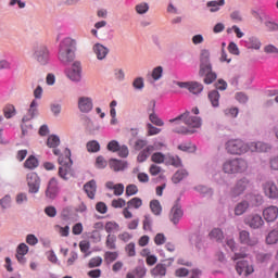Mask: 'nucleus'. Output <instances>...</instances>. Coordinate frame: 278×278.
<instances>
[{
	"mask_svg": "<svg viewBox=\"0 0 278 278\" xmlns=\"http://www.w3.org/2000/svg\"><path fill=\"white\" fill-rule=\"evenodd\" d=\"M128 257H136V243L130 242L125 247Z\"/></svg>",
	"mask_w": 278,
	"mask_h": 278,
	"instance_id": "09e8293b",
	"label": "nucleus"
},
{
	"mask_svg": "<svg viewBox=\"0 0 278 278\" xmlns=\"http://www.w3.org/2000/svg\"><path fill=\"white\" fill-rule=\"evenodd\" d=\"M119 148L121 144L116 140L110 141L106 146L108 151H111L112 153H117Z\"/></svg>",
	"mask_w": 278,
	"mask_h": 278,
	"instance_id": "603ef678",
	"label": "nucleus"
},
{
	"mask_svg": "<svg viewBox=\"0 0 278 278\" xmlns=\"http://www.w3.org/2000/svg\"><path fill=\"white\" fill-rule=\"evenodd\" d=\"M162 147H164V143L162 142H155L154 144H150L147 148H144L141 152H139L138 156H137V162H147V160H149V156L151 155V153H153V151H160V149H162Z\"/></svg>",
	"mask_w": 278,
	"mask_h": 278,
	"instance_id": "9d476101",
	"label": "nucleus"
},
{
	"mask_svg": "<svg viewBox=\"0 0 278 278\" xmlns=\"http://www.w3.org/2000/svg\"><path fill=\"white\" fill-rule=\"evenodd\" d=\"M104 230L106 231V233L112 236V233H118V231H121V225H118V223L114 220L106 222L104 225Z\"/></svg>",
	"mask_w": 278,
	"mask_h": 278,
	"instance_id": "a878e982",
	"label": "nucleus"
},
{
	"mask_svg": "<svg viewBox=\"0 0 278 278\" xmlns=\"http://www.w3.org/2000/svg\"><path fill=\"white\" fill-rule=\"evenodd\" d=\"M84 190L89 199H94L97 194V181L90 180L84 186Z\"/></svg>",
	"mask_w": 278,
	"mask_h": 278,
	"instance_id": "b1692460",
	"label": "nucleus"
},
{
	"mask_svg": "<svg viewBox=\"0 0 278 278\" xmlns=\"http://www.w3.org/2000/svg\"><path fill=\"white\" fill-rule=\"evenodd\" d=\"M164 75V67L156 66L152 70L151 77L154 81H160L162 79V76Z\"/></svg>",
	"mask_w": 278,
	"mask_h": 278,
	"instance_id": "f704fd0d",
	"label": "nucleus"
},
{
	"mask_svg": "<svg viewBox=\"0 0 278 278\" xmlns=\"http://www.w3.org/2000/svg\"><path fill=\"white\" fill-rule=\"evenodd\" d=\"M181 216H184V211H181V206L174 205L170 210L169 220H172L174 225H177V223L181 220Z\"/></svg>",
	"mask_w": 278,
	"mask_h": 278,
	"instance_id": "412c9836",
	"label": "nucleus"
},
{
	"mask_svg": "<svg viewBox=\"0 0 278 278\" xmlns=\"http://www.w3.org/2000/svg\"><path fill=\"white\" fill-rule=\"evenodd\" d=\"M16 251H17L18 255H27V253H29V247H27V244H25V243H21L17 247Z\"/></svg>",
	"mask_w": 278,
	"mask_h": 278,
	"instance_id": "0e129e2a",
	"label": "nucleus"
},
{
	"mask_svg": "<svg viewBox=\"0 0 278 278\" xmlns=\"http://www.w3.org/2000/svg\"><path fill=\"white\" fill-rule=\"evenodd\" d=\"M132 86L136 90H142L144 88V79L142 77H138L132 81Z\"/></svg>",
	"mask_w": 278,
	"mask_h": 278,
	"instance_id": "4d7b16f0",
	"label": "nucleus"
},
{
	"mask_svg": "<svg viewBox=\"0 0 278 278\" xmlns=\"http://www.w3.org/2000/svg\"><path fill=\"white\" fill-rule=\"evenodd\" d=\"M35 116H38V101L33 100L28 113L23 117V122L26 123L27 121H31Z\"/></svg>",
	"mask_w": 278,
	"mask_h": 278,
	"instance_id": "5701e85b",
	"label": "nucleus"
},
{
	"mask_svg": "<svg viewBox=\"0 0 278 278\" xmlns=\"http://www.w3.org/2000/svg\"><path fill=\"white\" fill-rule=\"evenodd\" d=\"M200 77H204V84L210 85L216 81V73L212 71V63L210 62V50H202L200 55Z\"/></svg>",
	"mask_w": 278,
	"mask_h": 278,
	"instance_id": "7ed1b4c3",
	"label": "nucleus"
},
{
	"mask_svg": "<svg viewBox=\"0 0 278 278\" xmlns=\"http://www.w3.org/2000/svg\"><path fill=\"white\" fill-rule=\"evenodd\" d=\"M3 112H4L5 118H12V116H14V114H16V109L14 108V105L8 104L4 108Z\"/></svg>",
	"mask_w": 278,
	"mask_h": 278,
	"instance_id": "49530a36",
	"label": "nucleus"
},
{
	"mask_svg": "<svg viewBox=\"0 0 278 278\" xmlns=\"http://www.w3.org/2000/svg\"><path fill=\"white\" fill-rule=\"evenodd\" d=\"M87 151L89 153H98V151H101V146L98 143L97 140L89 141L87 143Z\"/></svg>",
	"mask_w": 278,
	"mask_h": 278,
	"instance_id": "4c0bfd02",
	"label": "nucleus"
},
{
	"mask_svg": "<svg viewBox=\"0 0 278 278\" xmlns=\"http://www.w3.org/2000/svg\"><path fill=\"white\" fill-rule=\"evenodd\" d=\"M26 181L28 186V192L30 194H37V192L40 190V177L38 174L30 172L26 176Z\"/></svg>",
	"mask_w": 278,
	"mask_h": 278,
	"instance_id": "6e6552de",
	"label": "nucleus"
},
{
	"mask_svg": "<svg viewBox=\"0 0 278 278\" xmlns=\"http://www.w3.org/2000/svg\"><path fill=\"white\" fill-rule=\"evenodd\" d=\"M106 249L111 251L116 250V237L114 235H108L105 241Z\"/></svg>",
	"mask_w": 278,
	"mask_h": 278,
	"instance_id": "e433bc0d",
	"label": "nucleus"
},
{
	"mask_svg": "<svg viewBox=\"0 0 278 278\" xmlns=\"http://www.w3.org/2000/svg\"><path fill=\"white\" fill-rule=\"evenodd\" d=\"M166 243V236H164V233H157L154 237V244H156L157 247H161V244H165Z\"/></svg>",
	"mask_w": 278,
	"mask_h": 278,
	"instance_id": "052dcab7",
	"label": "nucleus"
},
{
	"mask_svg": "<svg viewBox=\"0 0 278 278\" xmlns=\"http://www.w3.org/2000/svg\"><path fill=\"white\" fill-rule=\"evenodd\" d=\"M263 192L267 199H278V188L273 180H267L263 184Z\"/></svg>",
	"mask_w": 278,
	"mask_h": 278,
	"instance_id": "f8f14e48",
	"label": "nucleus"
},
{
	"mask_svg": "<svg viewBox=\"0 0 278 278\" xmlns=\"http://www.w3.org/2000/svg\"><path fill=\"white\" fill-rule=\"evenodd\" d=\"M244 224L250 227V229H262L264 227L265 222L260 214H250L244 218Z\"/></svg>",
	"mask_w": 278,
	"mask_h": 278,
	"instance_id": "9b49d317",
	"label": "nucleus"
},
{
	"mask_svg": "<svg viewBox=\"0 0 278 278\" xmlns=\"http://www.w3.org/2000/svg\"><path fill=\"white\" fill-rule=\"evenodd\" d=\"M169 164L172 166H175V168H179V166H181V159H179V156H169Z\"/></svg>",
	"mask_w": 278,
	"mask_h": 278,
	"instance_id": "69168bd1",
	"label": "nucleus"
},
{
	"mask_svg": "<svg viewBox=\"0 0 278 278\" xmlns=\"http://www.w3.org/2000/svg\"><path fill=\"white\" fill-rule=\"evenodd\" d=\"M109 164L110 168H112V170H114L115 173H118L127 168V162L125 161L111 160Z\"/></svg>",
	"mask_w": 278,
	"mask_h": 278,
	"instance_id": "bb28decb",
	"label": "nucleus"
},
{
	"mask_svg": "<svg viewBox=\"0 0 278 278\" xmlns=\"http://www.w3.org/2000/svg\"><path fill=\"white\" fill-rule=\"evenodd\" d=\"M101 264H103V258H101V256H96L90 258L88 263V268H99Z\"/></svg>",
	"mask_w": 278,
	"mask_h": 278,
	"instance_id": "79ce46f5",
	"label": "nucleus"
},
{
	"mask_svg": "<svg viewBox=\"0 0 278 278\" xmlns=\"http://www.w3.org/2000/svg\"><path fill=\"white\" fill-rule=\"evenodd\" d=\"M249 151L252 153H267V151H270V146L262 141L251 142L249 143Z\"/></svg>",
	"mask_w": 278,
	"mask_h": 278,
	"instance_id": "f3484780",
	"label": "nucleus"
},
{
	"mask_svg": "<svg viewBox=\"0 0 278 278\" xmlns=\"http://www.w3.org/2000/svg\"><path fill=\"white\" fill-rule=\"evenodd\" d=\"M263 220L267 223H275L278 218V207L275 205H269L263 210L262 213Z\"/></svg>",
	"mask_w": 278,
	"mask_h": 278,
	"instance_id": "2eb2a0df",
	"label": "nucleus"
},
{
	"mask_svg": "<svg viewBox=\"0 0 278 278\" xmlns=\"http://www.w3.org/2000/svg\"><path fill=\"white\" fill-rule=\"evenodd\" d=\"M223 5H225V0H213L206 3V8H210V12L212 13L218 12Z\"/></svg>",
	"mask_w": 278,
	"mask_h": 278,
	"instance_id": "c756f323",
	"label": "nucleus"
},
{
	"mask_svg": "<svg viewBox=\"0 0 278 278\" xmlns=\"http://www.w3.org/2000/svg\"><path fill=\"white\" fill-rule=\"evenodd\" d=\"M270 260H273L271 253H261L257 255V261L261 263L270 262Z\"/></svg>",
	"mask_w": 278,
	"mask_h": 278,
	"instance_id": "6e6d98bb",
	"label": "nucleus"
},
{
	"mask_svg": "<svg viewBox=\"0 0 278 278\" xmlns=\"http://www.w3.org/2000/svg\"><path fill=\"white\" fill-rule=\"evenodd\" d=\"M150 210L155 214V216H160L162 214V205L160 201L153 200L150 202Z\"/></svg>",
	"mask_w": 278,
	"mask_h": 278,
	"instance_id": "c9c22d12",
	"label": "nucleus"
},
{
	"mask_svg": "<svg viewBox=\"0 0 278 278\" xmlns=\"http://www.w3.org/2000/svg\"><path fill=\"white\" fill-rule=\"evenodd\" d=\"M149 144V142L144 139H138L136 142H135V151H142V149H144V147L147 148Z\"/></svg>",
	"mask_w": 278,
	"mask_h": 278,
	"instance_id": "5fc2aeb1",
	"label": "nucleus"
},
{
	"mask_svg": "<svg viewBox=\"0 0 278 278\" xmlns=\"http://www.w3.org/2000/svg\"><path fill=\"white\" fill-rule=\"evenodd\" d=\"M166 271H167V269H166V265H164V264H162V263H159V264H156L155 266H154V268L153 269H151V275L153 276V277H160V278H162V277H166Z\"/></svg>",
	"mask_w": 278,
	"mask_h": 278,
	"instance_id": "393cba45",
	"label": "nucleus"
},
{
	"mask_svg": "<svg viewBox=\"0 0 278 278\" xmlns=\"http://www.w3.org/2000/svg\"><path fill=\"white\" fill-rule=\"evenodd\" d=\"M238 275H244L245 277L253 273V266H249L247 261H239L236 265Z\"/></svg>",
	"mask_w": 278,
	"mask_h": 278,
	"instance_id": "aec40b11",
	"label": "nucleus"
},
{
	"mask_svg": "<svg viewBox=\"0 0 278 278\" xmlns=\"http://www.w3.org/2000/svg\"><path fill=\"white\" fill-rule=\"evenodd\" d=\"M178 88H185L189 90L192 94H201L203 92V85L197 81H174Z\"/></svg>",
	"mask_w": 278,
	"mask_h": 278,
	"instance_id": "1a4fd4ad",
	"label": "nucleus"
},
{
	"mask_svg": "<svg viewBox=\"0 0 278 278\" xmlns=\"http://www.w3.org/2000/svg\"><path fill=\"white\" fill-rule=\"evenodd\" d=\"M149 121L152 125H155L156 127H164V121L157 116L155 113H151L149 116Z\"/></svg>",
	"mask_w": 278,
	"mask_h": 278,
	"instance_id": "ea45409f",
	"label": "nucleus"
},
{
	"mask_svg": "<svg viewBox=\"0 0 278 278\" xmlns=\"http://www.w3.org/2000/svg\"><path fill=\"white\" fill-rule=\"evenodd\" d=\"M104 260L106 264H112V262H116V260H118V252H105Z\"/></svg>",
	"mask_w": 278,
	"mask_h": 278,
	"instance_id": "c03bdc74",
	"label": "nucleus"
},
{
	"mask_svg": "<svg viewBox=\"0 0 278 278\" xmlns=\"http://www.w3.org/2000/svg\"><path fill=\"white\" fill-rule=\"evenodd\" d=\"M58 179L51 178L46 190V197H48V199H55V197H58Z\"/></svg>",
	"mask_w": 278,
	"mask_h": 278,
	"instance_id": "6ab92c4d",
	"label": "nucleus"
},
{
	"mask_svg": "<svg viewBox=\"0 0 278 278\" xmlns=\"http://www.w3.org/2000/svg\"><path fill=\"white\" fill-rule=\"evenodd\" d=\"M117 153L119 157H127L129 155V148L127 146H119Z\"/></svg>",
	"mask_w": 278,
	"mask_h": 278,
	"instance_id": "338daca9",
	"label": "nucleus"
},
{
	"mask_svg": "<svg viewBox=\"0 0 278 278\" xmlns=\"http://www.w3.org/2000/svg\"><path fill=\"white\" fill-rule=\"evenodd\" d=\"M45 214H47L49 218H55V216H58V210L55 206H47L45 208Z\"/></svg>",
	"mask_w": 278,
	"mask_h": 278,
	"instance_id": "13d9d810",
	"label": "nucleus"
},
{
	"mask_svg": "<svg viewBox=\"0 0 278 278\" xmlns=\"http://www.w3.org/2000/svg\"><path fill=\"white\" fill-rule=\"evenodd\" d=\"M112 207H114L115 210H118L121 207H125V205H127V202L125 201V199L119 198V199H114L111 202Z\"/></svg>",
	"mask_w": 278,
	"mask_h": 278,
	"instance_id": "de8ad7c7",
	"label": "nucleus"
},
{
	"mask_svg": "<svg viewBox=\"0 0 278 278\" xmlns=\"http://www.w3.org/2000/svg\"><path fill=\"white\" fill-rule=\"evenodd\" d=\"M127 207L130 210H140V207H142V199L138 197L130 199L127 202Z\"/></svg>",
	"mask_w": 278,
	"mask_h": 278,
	"instance_id": "72a5a7b5",
	"label": "nucleus"
},
{
	"mask_svg": "<svg viewBox=\"0 0 278 278\" xmlns=\"http://www.w3.org/2000/svg\"><path fill=\"white\" fill-rule=\"evenodd\" d=\"M269 168L271 170H278V155L269 159Z\"/></svg>",
	"mask_w": 278,
	"mask_h": 278,
	"instance_id": "774afa93",
	"label": "nucleus"
},
{
	"mask_svg": "<svg viewBox=\"0 0 278 278\" xmlns=\"http://www.w3.org/2000/svg\"><path fill=\"white\" fill-rule=\"evenodd\" d=\"M137 14H147L149 12V4L147 2H141L135 8Z\"/></svg>",
	"mask_w": 278,
	"mask_h": 278,
	"instance_id": "a18cd8bd",
	"label": "nucleus"
},
{
	"mask_svg": "<svg viewBox=\"0 0 278 278\" xmlns=\"http://www.w3.org/2000/svg\"><path fill=\"white\" fill-rule=\"evenodd\" d=\"M38 159L34 155L28 156V159L24 163V167L28 168V170H34V168H38Z\"/></svg>",
	"mask_w": 278,
	"mask_h": 278,
	"instance_id": "473e14b6",
	"label": "nucleus"
},
{
	"mask_svg": "<svg viewBox=\"0 0 278 278\" xmlns=\"http://www.w3.org/2000/svg\"><path fill=\"white\" fill-rule=\"evenodd\" d=\"M266 242L268 244H277L278 243V230H271L266 237Z\"/></svg>",
	"mask_w": 278,
	"mask_h": 278,
	"instance_id": "a19ab883",
	"label": "nucleus"
},
{
	"mask_svg": "<svg viewBox=\"0 0 278 278\" xmlns=\"http://www.w3.org/2000/svg\"><path fill=\"white\" fill-rule=\"evenodd\" d=\"M248 186H249V179L243 178L238 180V182L236 184V186L230 192L231 197H240V194H242V192L247 190Z\"/></svg>",
	"mask_w": 278,
	"mask_h": 278,
	"instance_id": "a211bd4d",
	"label": "nucleus"
},
{
	"mask_svg": "<svg viewBox=\"0 0 278 278\" xmlns=\"http://www.w3.org/2000/svg\"><path fill=\"white\" fill-rule=\"evenodd\" d=\"M181 122L186 126H176L174 128L175 134H194V129H199L202 125L201 117L190 115L189 111H186L176 118L169 119V123H178V125Z\"/></svg>",
	"mask_w": 278,
	"mask_h": 278,
	"instance_id": "f257e3e1",
	"label": "nucleus"
},
{
	"mask_svg": "<svg viewBox=\"0 0 278 278\" xmlns=\"http://www.w3.org/2000/svg\"><path fill=\"white\" fill-rule=\"evenodd\" d=\"M92 108H93L92 98L80 97L78 99V109L84 114H88V112H92Z\"/></svg>",
	"mask_w": 278,
	"mask_h": 278,
	"instance_id": "dca6fc26",
	"label": "nucleus"
},
{
	"mask_svg": "<svg viewBox=\"0 0 278 278\" xmlns=\"http://www.w3.org/2000/svg\"><path fill=\"white\" fill-rule=\"evenodd\" d=\"M250 205L251 204H249V201L247 200L239 202L235 207L236 216H242V214H244L247 210H249Z\"/></svg>",
	"mask_w": 278,
	"mask_h": 278,
	"instance_id": "c85d7f7f",
	"label": "nucleus"
},
{
	"mask_svg": "<svg viewBox=\"0 0 278 278\" xmlns=\"http://www.w3.org/2000/svg\"><path fill=\"white\" fill-rule=\"evenodd\" d=\"M153 225V220H151V216L146 215L143 219V230L151 231Z\"/></svg>",
	"mask_w": 278,
	"mask_h": 278,
	"instance_id": "864d4df0",
	"label": "nucleus"
},
{
	"mask_svg": "<svg viewBox=\"0 0 278 278\" xmlns=\"http://www.w3.org/2000/svg\"><path fill=\"white\" fill-rule=\"evenodd\" d=\"M222 170L226 175H242L249 170V162L242 157L229 159L223 163Z\"/></svg>",
	"mask_w": 278,
	"mask_h": 278,
	"instance_id": "39448f33",
	"label": "nucleus"
},
{
	"mask_svg": "<svg viewBox=\"0 0 278 278\" xmlns=\"http://www.w3.org/2000/svg\"><path fill=\"white\" fill-rule=\"evenodd\" d=\"M135 194H138V186L135 184L126 186V197H134Z\"/></svg>",
	"mask_w": 278,
	"mask_h": 278,
	"instance_id": "3c124183",
	"label": "nucleus"
},
{
	"mask_svg": "<svg viewBox=\"0 0 278 278\" xmlns=\"http://www.w3.org/2000/svg\"><path fill=\"white\" fill-rule=\"evenodd\" d=\"M54 155H59V177L64 179V181H68L71 177H73V160H71V150L65 149L62 154H60L59 149L53 150Z\"/></svg>",
	"mask_w": 278,
	"mask_h": 278,
	"instance_id": "f03ea898",
	"label": "nucleus"
},
{
	"mask_svg": "<svg viewBox=\"0 0 278 278\" xmlns=\"http://www.w3.org/2000/svg\"><path fill=\"white\" fill-rule=\"evenodd\" d=\"M148 128V136H157L162 131V129L153 126L152 124L147 125Z\"/></svg>",
	"mask_w": 278,
	"mask_h": 278,
	"instance_id": "680f3d73",
	"label": "nucleus"
},
{
	"mask_svg": "<svg viewBox=\"0 0 278 278\" xmlns=\"http://www.w3.org/2000/svg\"><path fill=\"white\" fill-rule=\"evenodd\" d=\"M250 199L252 201V205H254L255 207L264 203V199L262 198V195H251Z\"/></svg>",
	"mask_w": 278,
	"mask_h": 278,
	"instance_id": "e2e57ef3",
	"label": "nucleus"
},
{
	"mask_svg": "<svg viewBox=\"0 0 278 278\" xmlns=\"http://www.w3.org/2000/svg\"><path fill=\"white\" fill-rule=\"evenodd\" d=\"M179 151H185L187 153H192L197 151V147L192 146V143H182L178 146Z\"/></svg>",
	"mask_w": 278,
	"mask_h": 278,
	"instance_id": "8fccbe9b",
	"label": "nucleus"
},
{
	"mask_svg": "<svg viewBox=\"0 0 278 278\" xmlns=\"http://www.w3.org/2000/svg\"><path fill=\"white\" fill-rule=\"evenodd\" d=\"M164 160H166V156L162 152L153 153L151 156V161L154 164H164Z\"/></svg>",
	"mask_w": 278,
	"mask_h": 278,
	"instance_id": "37998d69",
	"label": "nucleus"
},
{
	"mask_svg": "<svg viewBox=\"0 0 278 278\" xmlns=\"http://www.w3.org/2000/svg\"><path fill=\"white\" fill-rule=\"evenodd\" d=\"M33 58L38 62V64H41V66L49 64V48L42 43L35 45L33 48Z\"/></svg>",
	"mask_w": 278,
	"mask_h": 278,
	"instance_id": "423d86ee",
	"label": "nucleus"
},
{
	"mask_svg": "<svg viewBox=\"0 0 278 278\" xmlns=\"http://www.w3.org/2000/svg\"><path fill=\"white\" fill-rule=\"evenodd\" d=\"M240 244H245L247 247H255L258 242L257 237L251 236V232L247 230H241L239 232Z\"/></svg>",
	"mask_w": 278,
	"mask_h": 278,
	"instance_id": "4468645a",
	"label": "nucleus"
},
{
	"mask_svg": "<svg viewBox=\"0 0 278 278\" xmlns=\"http://www.w3.org/2000/svg\"><path fill=\"white\" fill-rule=\"evenodd\" d=\"M77 41L73 38L66 37L60 43L59 60L63 64H70L75 60V49Z\"/></svg>",
	"mask_w": 278,
	"mask_h": 278,
	"instance_id": "20e7f679",
	"label": "nucleus"
},
{
	"mask_svg": "<svg viewBox=\"0 0 278 278\" xmlns=\"http://www.w3.org/2000/svg\"><path fill=\"white\" fill-rule=\"evenodd\" d=\"M188 177V170L186 169H178L172 177L173 184H179L180 181H184Z\"/></svg>",
	"mask_w": 278,
	"mask_h": 278,
	"instance_id": "7c9ffc66",
	"label": "nucleus"
},
{
	"mask_svg": "<svg viewBox=\"0 0 278 278\" xmlns=\"http://www.w3.org/2000/svg\"><path fill=\"white\" fill-rule=\"evenodd\" d=\"M93 53L97 55L98 60H105V58H108V53H110V49L105 48V46L101 43H96L93 46Z\"/></svg>",
	"mask_w": 278,
	"mask_h": 278,
	"instance_id": "4be33fe9",
	"label": "nucleus"
},
{
	"mask_svg": "<svg viewBox=\"0 0 278 278\" xmlns=\"http://www.w3.org/2000/svg\"><path fill=\"white\" fill-rule=\"evenodd\" d=\"M211 240H215V242H223L225 240V233L219 228H214L208 233Z\"/></svg>",
	"mask_w": 278,
	"mask_h": 278,
	"instance_id": "cd10ccee",
	"label": "nucleus"
},
{
	"mask_svg": "<svg viewBox=\"0 0 278 278\" xmlns=\"http://www.w3.org/2000/svg\"><path fill=\"white\" fill-rule=\"evenodd\" d=\"M47 146L50 149H55L56 147H60V137L52 135L47 140Z\"/></svg>",
	"mask_w": 278,
	"mask_h": 278,
	"instance_id": "58836bf2",
	"label": "nucleus"
},
{
	"mask_svg": "<svg viewBox=\"0 0 278 278\" xmlns=\"http://www.w3.org/2000/svg\"><path fill=\"white\" fill-rule=\"evenodd\" d=\"M96 210L99 214H108V204H105V202H98L96 204Z\"/></svg>",
	"mask_w": 278,
	"mask_h": 278,
	"instance_id": "bf43d9fd",
	"label": "nucleus"
},
{
	"mask_svg": "<svg viewBox=\"0 0 278 278\" xmlns=\"http://www.w3.org/2000/svg\"><path fill=\"white\" fill-rule=\"evenodd\" d=\"M208 101H211L213 108H218L220 101V93L217 90L210 91Z\"/></svg>",
	"mask_w": 278,
	"mask_h": 278,
	"instance_id": "2f4dec72",
	"label": "nucleus"
},
{
	"mask_svg": "<svg viewBox=\"0 0 278 278\" xmlns=\"http://www.w3.org/2000/svg\"><path fill=\"white\" fill-rule=\"evenodd\" d=\"M66 76L72 81H81V63L74 62L72 67L66 72Z\"/></svg>",
	"mask_w": 278,
	"mask_h": 278,
	"instance_id": "ddd939ff",
	"label": "nucleus"
},
{
	"mask_svg": "<svg viewBox=\"0 0 278 278\" xmlns=\"http://www.w3.org/2000/svg\"><path fill=\"white\" fill-rule=\"evenodd\" d=\"M226 150L231 155H244L249 151V143L240 139H231L226 143Z\"/></svg>",
	"mask_w": 278,
	"mask_h": 278,
	"instance_id": "0eeeda50",
	"label": "nucleus"
}]
</instances>
